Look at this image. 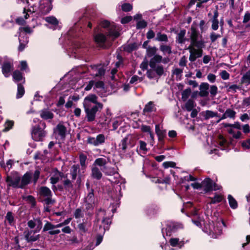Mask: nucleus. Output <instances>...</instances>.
<instances>
[{
  "mask_svg": "<svg viewBox=\"0 0 250 250\" xmlns=\"http://www.w3.org/2000/svg\"><path fill=\"white\" fill-rule=\"evenodd\" d=\"M31 179V175L30 173L26 172L21 179V188H23L24 186L28 185Z\"/></svg>",
  "mask_w": 250,
  "mask_h": 250,
  "instance_id": "26",
  "label": "nucleus"
},
{
  "mask_svg": "<svg viewBox=\"0 0 250 250\" xmlns=\"http://www.w3.org/2000/svg\"><path fill=\"white\" fill-rule=\"evenodd\" d=\"M104 172L106 175H113L117 172V171L114 167H104Z\"/></svg>",
  "mask_w": 250,
  "mask_h": 250,
  "instance_id": "41",
  "label": "nucleus"
},
{
  "mask_svg": "<svg viewBox=\"0 0 250 250\" xmlns=\"http://www.w3.org/2000/svg\"><path fill=\"white\" fill-rule=\"evenodd\" d=\"M221 37V35L212 32L210 34V39L211 42H214L218 38Z\"/></svg>",
  "mask_w": 250,
  "mask_h": 250,
  "instance_id": "56",
  "label": "nucleus"
},
{
  "mask_svg": "<svg viewBox=\"0 0 250 250\" xmlns=\"http://www.w3.org/2000/svg\"><path fill=\"white\" fill-rule=\"evenodd\" d=\"M105 141V137L103 134H100L96 137H89L87 138V142L88 144L94 146H98L103 145Z\"/></svg>",
  "mask_w": 250,
  "mask_h": 250,
  "instance_id": "7",
  "label": "nucleus"
},
{
  "mask_svg": "<svg viewBox=\"0 0 250 250\" xmlns=\"http://www.w3.org/2000/svg\"><path fill=\"white\" fill-rule=\"evenodd\" d=\"M97 99L98 97L95 94H89L84 99L83 105L85 117L89 122L94 121L97 112L103 108V104L98 102Z\"/></svg>",
  "mask_w": 250,
  "mask_h": 250,
  "instance_id": "1",
  "label": "nucleus"
},
{
  "mask_svg": "<svg viewBox=\"0 0 250 250\" xmlns=\"http://www.w3.org/2000/svg\"><path fill=\"white\" fill-rule=\"evenodd\" d=\"M14 122L13 121L7 120L4 124V128L3 131L4 132L8 131L11 129L14 125Z\"/></svg>",
  "mask_w": 250,
  "mask_h": 250,
  "instance_id": "46",
  "label": "nucleus"
},
{
  "mask_svg": "<svg viewBox=\"0 0 250 250\" xmlns=\"http://www.w3.org/2000/svg\"><path fill=\"white\" fill-rule=\"evenodd\" d=\"M107 161L105 159L103 158H99L96 159L94 163L93 166H95L97 167V166H99L100 167L104 166L106 164Z\"/></svg>",
  "mask_w": 250,
  "mask_h": 250,
  "instance_id": "39",
  "label": "nucleus"
},
{
  "mask_svg": "<svg viewBox=\"0 0 250 250\" xmlns=\"http://www.w3.org/2000/svg\"><path fill=\"white\" fill-rule=\"evenodd\" d=\"M52 0H42L39 7L40 11L42 14H46L51 10Z\"/></svg>",
  "mask_w": 250,
  "mask_h": 250,
  "instance_id": "13",
  "label": "nucleus"
},
{
  "mask_svg": "<svg viewBox=\"0 0 250 250\" xmlns=\"http://www.w3.org/2000/svg\"><path fill=\"white\" fill-rule=\"evenodd\" d=\"M91 176L93 178L97 180L100 179L102 177V173L101 170L95 166H92V167Z\"/></svg>",
  "mask_w": 250,
  "mask_h": 250,
  "instance_id": "22",
  "label": "nucleus"
},
{
  "mask_svg": "<svg viewBox=\"0 0 250 250\" xmlns=\"http://www.w3.org/2000/svg\"><path fill=\"white\" fill-rule=\"evenodd\" d=\"M243 79L244 82L250 83V70L248 71L243 76Z\"/></svg>",
  "mask_w": 250,
  "mask_h": 250,
  "instance_id": "64",
  "label": "nucleus"
},
{
  "mask_svg": "<svg viewBox=\"0 0 250 250\" xmlns=\"http://www.w3.org/2000/svg\"><path fill=\"white\" fill-rule=\"evenodd\" d=\"M211 22V29L214 30H217L219 28V21L218 20H210Z\"/></svg>",
  "mask_w": 250,
  "mask_h": 250,
  "instance_id": "57",
  "label": "nucleus"
},
{
  "mask_svg": "<svg viewBox=\"0 0 250 250\" xmlns=\"http://www.w3.org/2000/svg\"><path fill=\"white\" fill-rule=\"evenodd\" d=\"M40 116L44 120L52 119L54 117V114L48 109H43L40 111Z\"/></svg>",
  "mask_w": 250,
  "mask_h": 250,
  "instance_id": "20",
  "label": "nucleus"
},
{
  "mask_svg": "<svg viewBox=\"0 0 250 250\" xmlns=\"http://www.w3.org/2000/svg\"><path fill=\"white\" fill-rule=\"evenodd\" d=\"M107 36L116 38L119 36L118 28L114 25H110L108 32Z\"/></svg>",
  "mask_w": 250,
  "mask_h": 250,
  "instance_id": "25",
  "label": "nucleus"
},
{
  "mask_svg": "<svg viewBox=\"0 0 250 250\" xmlns=\"http://www.w3.org/2000/svg\"><path fill=\"white\" fill-rule=\"evenodd\" d=\"M195 106V104L192 100H188L185 104V107L187 111H190Z\"/></svg>",
  "mask_w": 250,
  "mask_h": 250,
  "instance_id": "42",
  "label": "nucleus"
},
{
  "mask_svg": "<svg viewBox=\"0 0 250 250\" xmlns=\"http://www.w3.org/2000/svg\"><path fill=\"white\" fill-rule=\"evenodd\" d=\"M23 31L24 32L27 33H31L33 32V29L31 27L27 26L24 27H20L19 28V31L20 32V37L21 36V32Z\"/></svg>",
  "mask_w": 250,
  "mask_h": 250,
  "instance_id": "60",
  "label": "nucleus"
},
{
  "mask_svg": "<svg viewBox=\"0 0 250 250\" xmlns=\"http://www.w3.org/2000/svg\"><path fill=\"white\" fill-rule=\"evenodd\" d=\"M63 226H64V225L63 222L60 223L56 225H53L52 223H51L49 222H47L43 227V231H46L48 229H56V228H61Z\"/></svg>",
  "mask_w": 250,
  "mask_h": 250,
  "instance_id": "27",
  "label": "nucleus"
},
{
  "mask_svg": "<svg viewBox=\"0 0 250 250\" xmlns=\"http://www.w3.org/2000/svg\"><path fill=\"white\" fill-rule=\"evenodd\" d=\"M79 159L81 167L83 168V170H86L87 167V164L86 163L87 156L85 154L82 153L79 156Z\"/></svg>",
  "mask_w": 250,
  "mask_h": 250,
  "instance_id": "33",
  "label": "nucleus"
},
{
  "mask_svg": "<svg viewBox=\"0 0 250 250\" xmlns=\"http://www.w3.org/2000/svg\"><path fill=\"white\" fill-rule=\"evenodd\" d=\"M226 87L228 88V89H227L228 92H231L233 93L236 92L237 90L240 89V87L236 84H233V85H230L229 86H226Z\"/></svg>",
  "mask_w": 250,
  "mask_h": 250,
  "instance_id": "55",
  "label": "nucleus"
},
{
  "mask_svg": "<svg viewBox=\"0 0 250 250\" xmlns=\"http://www.w3.org/2000/svg\"><path fill=\"white\" fill-rule=\"evenodd\" d=\"M13 80L16 83H18L23 80V83H24L25 80L22 73L19 70L15 71L12 75Z\"/></svg>",
  "mask_w": 250,
  "mask_h": 250,
  "instance_id": "28",
  "label": "nucleus"
},
{
  "mask_svg": "<svg viewBox=\"0 0 250 250\" xmlns=\"http://www.w3.org/2000/svg\"><path fill=\"white\" fill-rule=\"evenodd\" d=\"M155 132L158 137L159 141L162 140L166 135V131L161 129L159 125H155Z\"/></svg>",
  "mask_w": 250,
  "mask_h": 250,
  "instance_id": "31",
  "label": "nucleus"
},
{
  "mask_svg": "<svg viewBox=\"0 0 250 250\" xmlns=\"http://www.w3.org/2000/svg\"><path fill=\"white\" fill-rule=\"evenodd\" d=\"M128 135L123 138L119 144V149H121L123 152H125L127 148V142L128 141Z\"/></svg>",
  "mask_w": 250,
  "mask_h": 250,
  "instance_id": "32",
  "label": "nucleus"
},
{
  "mask_svg": "<svg viewBox=\"0 0 250 250\" xmlns=\"http://www.w3.org/2000/svg\"><path fill=\"white\" fill-rule=\"evenodd\" d=\"M45 21L47 22L54 26H56L59 23V21H58V20L55 17L53 16H49L46 17L45 18Z\"/></svg>",
  "mask_w": 250,
  "mask_h": 250,
  "instance_id": "40",
  "label": "nucleus"
},
{
  "mask_svg": "<svg viewBox=\"0 0 250 250\" xmlns=\"http://www.w3.org/2000/svg\"><path fill=\"white\" fill-rule=\"evenodd\" d=\"M198 32L195 27L192 25L191 27L190 44L189 45H195L196 47H204L205 42L202 40H198Z\"/></svg>",
  "mask_w": 250,
  "mask_h": 250,
  "instance_id": "4",
  "label": "nucleus"
},
{
  "mask_svg": "<svg viewBox=\"0 0 250 250\" xmlns=\"http://www.w3.org/2000/svg\"><path fill=\"white\" fill-rule=\"evenodd\" d=\"M225 112L226 113L228 118L233 119L235 118L236 113L233 109L228 108Z\"/></svg>",
  "mask_w": 250,
  "mask_h": 250,
  "instance_id": "47",
  "label": "nucleus"
},
{
  "mask_svg": "<svg viewBox=\"0 0 250 250\" xmlns=\"http://www.w3.org/2000/svg\"><path fill=\"white\" fill-rule=\"evenodd\" d=\"M155 110V108L152 102H148L145 106L143 112L144 113L151 112Z\"/></svg>",
  "mask_w": 250,
  "mask_h": 250,
  "instance_id": "35",
  "label": "nucleus"
},
{
  "mask_svg": "<svg viewBox=\"0 0 250 250\" xmlns=\"http://www.w3.org/2000/svg\"><path fill=\"white\" fill-rule=\"evenodd\" d=\"M204 47H196L195 45H189L188 48L190 53L189 60L194 62L197 58H200L203 55V48Z\"/></svg>",
  "mask_w": 250,
  "mask_h": 250,
  "instance_id": "3",
  "label": "nucleus"
},
{
  "mask_svg": "<svg viewBox=\"0 0 250 250\" xmlns=\"http://www.w3.org/2000/svg\"><path fill=\"white\" fill-rule=\"evenodd\" d=\"M25 92L23 86L21 84H18V90L16 95L17 98L19 99L23 96Z\"/></svg>",
  "mask_w": 250,
  "mask_h": 250,
  "instance_id": "43",
  "label": "nucleus"
},
{
  "mask_svg": "<svg viewBox=\"0 0 250 250\" xmlns=\"http://www.w3.org/2000/svg\"><path fill=\"white\" fill-rule=\"evenodd\" d=\"M93 190L91 189L85 198V206L87 210L93 208L95 203V197Z\"/></svg>",
  "mask_w": 250,
  "mask_h": 250,
  "instance_id": "11",
  "label": "nucleus"
},
{
  "mask_svg": "<svg viewBox=\"0 0 250 250\" xmlns=\"http://www.w3.org/2000/svg\"><path fill=\"white\" fill-rule=\"evenodd\" d=\"M160 49L164 54H170L172 52L170 46L167 45H161L160 47Z\"/></svg>",
  "mask_w": 250,
  "mask_h": 250,
  "instance_id": "45",
  "label": "nucleus"
},
{
  "mask_svg": "<svg viewBox=\"0 0 250 250\" xmlns=\"http://www.w3.org/2000/svg\"><path fill=\"white\" fill-rule=\"evenodd\" d=\"M155 40L158 42H167L168 41V38L166 34H162L160 32L157 33L156 37Z\"/></svg>",
  "mask_w": 250,
  "mask_h": 250,
  "instance_id": "36",
  "label": "nucleus"
},
{
  "mask_svg": "<svg viewBox=\"0 0 250 250\" xmlns=\"http://www.w3.org/2000/svg\"><path fill=\"white\" fill-rule=\"evenodd\" d=\"M169 243L172 247L178 246L181 248L185 244L184 240L179 241V239L177 238H171L169 240Z\"/></svg>",
  "mask_w": 250,
  "mask_h": 250,
  "instance_id": "29",
  "label": "nucleus"
},
{
  "mask_svg": "<svg viewBox=\"0 0 250 250\" xmlns=\"http://www.w3.org/2000/svg\"><path fill=\"white\" fill-rule=\"evenodd\" d=\"M91 226V224L87 221L83 222L78 225L79 231L81 234H84L88 231Z\"/></svg>",
  "mask_w": 250,
  "mask_h": 250,
  "instance_id": "23",
  "label": "nucleus"
},
{
  "mask_svg": "<svg viewBox=\"0 0 250 250\" xmlns=\"http://www.w3.org/2000/svg\"><path fill=\"white\" fill-rule=\"evenodd\" d=\"M46 134V131L42 129L39 126H35L32 127L31 136L34 140L42 141Z\"/></svg>",
  "mask_w": 250,
  "mask_h": 250,
  "instance_id": "6",
  "label": "nucleus"
},
{
  "mask_svg": "<svg viewBox=\"0 0 250 250\" xmlns=\"http://www.w3.org/2000/svg\"><path fill=\"white\" fill-rule=\"evenodd\" d=\"M223 197L220 195H215L213 198L211 199L210 203L212 204H215L220 202L222 200Z\"/></svg>",
  "mask_w": 250,
  "mask_h": 250,
  "instance_id": "58",
  "label": "nucleus"
},
{
  "mask_svg": "<svg viewBox=\"0 0 250 250\" xmlns=\"http://www.w3.org/2000/svg\"><path fill=\"white\" fill-rule=\"evenodd\" d=\"M105 214V213L104 210L101 209L99 210L97 213V222H99L100 220H101L104 227V233L106 229H108L109 226L111 223L109 218L104 217Z\"/></svg>",
  "mask_w": 250,
  "mask_h": 250,
  "instance_id": "8",
  "label": "nucleus"
},
{
  "mask_svg": "<svg viewBox=\"0 0 250 250\" xmlns=\"http://www.w3.org/2000/svg\"><path fill=\"white\" fill-rule=\"evenodd\" d=\"M6 182L9 186L15 188H21V177L18 174H16L12 176H8L6 179Z\"/></svg>",
  "mask_w": 250,
  "mask_h": 250,
  "instance_id": "9",
  "label": "nucleus"
},
{
  "mask_svg": "<svg viewBox=\"0 0 250 250\" xmlns=\"http://www.w3.org/2000/svg\"><path fill=\"white\" fill-rule=\"evenodd\" d=\"M233 128H228L227 130L228 133L232 135L233 138L236 139H239L241 138L242 134L240 131H238L236 133H235Z\"/></svg>",
  "mask_w": 250,
  "mask_h": 250,
  "instance_id": "34",
  "label": "nucleus"
},
{
  "mask_svg": "<svg viewBox=\"0 0 250 250\" xmlns=\"http://www.w3.org/2000/svg\"><path fill=\"white\" fill-rule=\"evenodd\" d=\"M157 74L159 76H162L164 72V68L162 65H155V68H153Z\"/></svg>",
  "mask_w": 250,
  "mask_h": 250,
  "instance_id": "54",
  "label": "nucleus"
},
{
  "mask_svg": "<svg viewBox=\"0 0 250 250\" xmlns=\"http://www.w3.org/2000/svg\"><path fill=\"white\" fill-rule=\"evenodd\" d=\"M66 132V127L61 123L57 125L54 129V132L58 134L62 138H64L65 137Z\"/></svg>",
  "mask_w": 250,
  "mask_h": 250,
  "instance_id": "15",
  "label": "nucleus"
},
{
  "mask_svg": "<svg viewBox=\"0 0 250 250\" xmlns=\"http://www.w3.org/2000/svg\"><path fill=\"white\" fill-rule=\"evenodd\" d=\"M94 89H104V83L102 81H98L96 83L94 82Z\"/></svg>",
  "mask_w": 250,
  "mask_h": 250,
  "instance_id": "62",
  "label": "nucleus"
},
{
  "mask_svg": "<svg viewBox=\"0 0 250 250\" xmlns=\"http://www.w3.org/2000/svg\"><path fill=\"white\" fill-rule=\"evenodd\" d=\"M85 170H83L79 165H73L70 170V175L72 180L77 179V183L79 185L82 179L84 177Z\"/></svg>",
  "mask_w": 250,
  "mask_h": 250,
  "instance_id": "2",
  "label": "nucleus"
},
{
  "mask_svg": "<svg viewBox=\"0 0 250 250\" xmlns=\"http://www.w3.org/2000/svg\"><path fill=\"white\" fill-rule=\"evenodd\" d=\"M186 32V31L185 29L181 30L179 31L176 37V42L179 44H183L187 40V39L185 38Z\"/></svg>",
  "mask_w": 250,
  "mask_h": 250,
  "instance_id": "21",
  "label": "nucleus"
},
{
  "mask_svg": "<svg viewBox=\"0 0 250 250\" xmlns=\"http://www.w3.org/2000/svg\"><path fill=\"white\" fill-rule=\"evenodd\" d=\"M180 227V225L173 222H169L167 225L166 231L167 235H170L172 232L175 231L177 229Z\"/></svg>",
  "mask_w": 250,
  "mask_h": 250,
  "instance_id": "17",
  "label": "nucleus"
},
{
  "mask_svg": "<svg viewBox=\"0 0 250 250\" xmlns=\"http://www.w3.org/2000/svg\"><path fill=\"white\" fill-rule=\"evenodd\" d=\"M158 49L156 47H148L146 49V55L148 57H152L156 55Z\"/></svg>",
  "mask_w": 250,
  "mask_h": 250,
  "instance_id": "38",
  "label": "nucleus"
},
{
  "mask_svg": "<svg viewBox=\"0 0 250 250\" xmlns=\"http://www.w3.org/2000/svg\"><path fill=\"white\" fill-rule=\"evenodd\" d=\"M147 26V23L144 20L140 21L137 22L136 27L137 29H142L145 28Z\"/></svg>",
  "mask_w": 250,
  "mask_h": 250,
  "instance_id": "61",
  "label": "nucleus"
},
{
  "mask_svg": "<svg viewBox=\"0 0 250 250\" xmlns=\"http://www.w3.org/2000/svg\"><path fill=\"white\" fill-rule=\"evenodd\" d=\"M152 181L155 182L156 183H168L169 181V178L167 177L164 179H162L160 178H157V179H156L155 178H154L152 180Z\"/></svg>",
  "mask_w": 250,
  "mask_h": 250,
  "instance_id": "59",
  "label": "nucleus"
},
{
  "mask_svg": "<svg viewBox=\"0 0 250 250\" xmlns=\"http://www.w3.org/2000/svg\"><path fill=\"white\" fill-rule=\"evenodd\" d=\"M20 45L18 49L20 51H22L25 47L26 44L28 42L27 38L25 37V40H23L22 42L21 39L20 38L19 39Z\"/></svg>",
  "mask_w": 250,
  "mask_h": 250,
  "instance_id": "49",
  "label": "nucleus"
},
{
  "mask_svg": "<svg viewBox=\"0 0 250 250\" xmlns=\"http://www.w3.org/2000/svg\"><path fill=\"white\" fill-rule=\"evenodd\" d=\"M13 69V64L11 61H5L1 66L2 73L5 77L10 75V72Z\"/></svg>",
  "mask_w": 250,
  "mask_h": 250,
  "instance_id": "14",
  "label": "nucleus"
},
{
  "mask_svg": "<svg viewBox=\"0 0 250 250\" xmlns=\"http://www.w3.org/2000/svg\"><path fill=\"white\" fill-rule=\"evenodd\" d=\"M132 9V6L128 3H125L122 5V10L125 12L130 11Z\"/></svg>",
  "mask_w": 250,
  "mask_h": 250,
  "instance_id": "53",
  "label": "nucleus"
},
{
  "mask_svg": "<svg viewBox=\"0 0 250 250\" xmlns=\"http://www.w3.org/2000/svg\"><path fill=\"white\" fill-rule=\"evenodd\" d=\"M41 196L47 205L53 204L55 200L52 199V192L50 189L46 187H42L39 190Z\"/></svg>",
  "mask_w": 250,
  "mask_h": 250,
  "instance_id": "5",
  "label": "nucleus"
},
{
  "mask_svg": "<svg viewBox=\"0 0 250 250\" xmlns=\"http://www.w3.org/2000/svg\"><path fill=\"white\" fill-rule=\"evenodd\" d=\"M74 216L76 219H80L83 216V213L81 208H78L76 209L74 213Z\"/></svg>",
  "mask_w": 250,
  "mask_h": 250,
  "instance_id": "52",
  "label": "nucleus"
},
{
  "mask_svg": "<svg viewBox=\"0 0 250 250\" xmlns=\"http://www.w3.org/2000/svg\"><path fill=\"white\" fill-rule=\"evenodd\" d=\"M209 84L207 83H203L200 84L199 94L201 97H207L208 96V90L209 88Z\"/></svg>",
  "mask_w": 250,
  "mask_h": 250,
  "instance_id": "19",
  "label": "nucleus"
},
{
  "mask_svg": "<svg viewBox=\"0 0 250 250\" xmlns=\"http://www.w3.org/2000/svg\"><path fill=\"white\" fill-rule=\"evenodd\" d=\"M63 176V174L62 173L58 171L55 172L54 175L50 179L51 183L52 184L57 183L59 181L60 178L62 177Z\"/></svg>",
  "mask_w": 250,
  "mask_h": 250,
  "instance_id": "30",
  "label": "nucleus"
},
{
  "mask_svg": "<svg viewBox=\"0 0 250 250\" xmlns=\"http://www.w3.org/2000/svg\"><path fill=\"white\" fill-rule=\"evenodd\" d=\"M63 186L65 189L70 190L73 188V184L72 181L69 179H66L63 181Z\"/></svg>",
  "mask_w": 250,
  "mask_h": 250,
  "instance_id": "51",
  "label": "nucleus"
},
{
  "mask_svg": "<svg viewBox=\"0 0 250 250\" xmlns=\"http://www.w3.org/2000/svg\"><path fill=\"white\" fill-rule=\"evenodd\" d=\"M23 235L26 241L28 242H33L38 240L40 238L39 234H36V231L32 230L26 229L24 232Z\"/></svg>",
  "mask_w": 250,
  "mask_h": 250,
  "instance_id": "10",
  "label": "nucleus"
},
{
  "mask_svg": "<svg viewBox=\"0 0 250 250\" xmlns=\"http://www.w3.org/2000/svg\"><path fill=\"white\" fill-rule=\"evenodd\" d=\"M228 200L230 207L232 208L235 209L237 208V202L231 195H229Z\"/></svg>",
  "mask_w": 250,
  "mask_h": 250,
  "instance_id": "44",
  "label": "nucleus"
},
{
  "mask_svg": "<svg viewBox=\"0 0 250 250\" xmlns=\"http://www.w3.org/2000/svg\"><path fill=\"white\" fill-rule=\"evenodd\" d=\"M190 93L191 89L190 88L184 90L182 93V99L184 101H186L189 96Z\"/></svg>",
  "mask_w": 250,
  "mask_h": 250,
  "instance_id": "50",
  "label": "nucleus"
},
{
  "mask_svg": "<svg viewBox=\"0 0 250 250\" xmlns=\"http://www.w3.org/2000/svg\"><path fill=\"white\" fill-rule=\"evenodd\" d=\"M162 57L159 55H154L150 60L149 66L151 68H155L157 63L161 62Z\"/></svg>",
  "mask_w": 250,
  "mask_h": 250,
  "instance_id": "24",
  "label": "nucleus"
},
{
  "mask_svg": "<svg viewBox=\"0 0 250 250\" xmlns=\"http://www.w3.org/2000/svg\"><path fill=\"white\" fill-rule=\"evenodd\" d=\"M137 47V44L136 43H133L127 45L125 47V50L128 52H130L132 51L133 50L136 49Z\"/></svg>",
  "mask_w": 250,
  "mask_h": 250,
  "instance_id": "48",
  "label": "nucleus"
},
{
  "mask_svg": "<svg viewBox=\"0 0 250 250\" xmlns=\"http://www.w3.org/2000/svg\"><path fill=\"white\" fill-rule=\"evenodd\" d=\"M203 115L205 120H208L210 118L218 116L217 112H215L211 110H206L203 113Z\"/></svg>",
  "mask_w": 250,
  "mask_h": 250,
  "instance_id": "37",
  "label": "nucleus"
},
{
  "mask_svg": "<svg viewBox=\"0 0 250 250\" xmlns=\"http://www.w3.org/2000/svg\"><path fill=\"white\" fill-rule=\"evenodd\" d=\"M202 188L206 191H209L212 190H216L218 188L216 187L215 183H213L212 180L209 178H206L202 182Z\"/></svg>",
  "mask_w": 250,
  "mask_h": 250,
  "instance_id": "12",
  "label": "nucleus"
},
{
  "mask_svg": "<svg viewBox=\"0 0 250 250\" xmlns=\"http://www.w3.org/2000/svg\"><path fill=\"white\" fill-rule=\"evenodd\" d=\"M91 68L94 72H96L93 75L96 77L103 76L105 73V69L101 65L91 66Z\"/></svg>",
  "mask_w": 250,
  "mask_h": 250,
  "instance_id": "18",
  "label": "nucleus"
},
{
  "mask_svg": "<svg viewBox=\"0 0 250 250\" xmlns=\"http://www.w3.org/2000/svg\"><path fill=\"white\" fill-rule=\"evenodd\" d=\"M220 75L221 78L224 80H228L229 78V73L226 70L222 71L220 73Z\"/></svg>",
  "mask_w": 250,
  "mask_h": 250,
  "instance_id": "63",
  "label": "nucleus"
},
{
  "mask_svg": "<svg viewBox=\"0 0 250 250\" xmlns=\"http://www.w3.org/2000/svg\"><path fill=\"white\" fill-rule=\"evenodd\" d=\"M94 40L99 46L103 47L107 40V37L104 34L99 33L94 36Z\"/></svg>",
  "mask_w": 250,
  "mask_h": 250,
  "instance_id": "16",
  "label": "nucleus"
}]
</instances>
